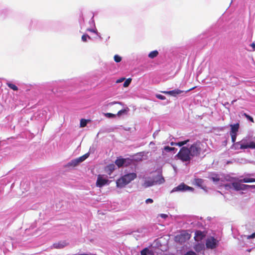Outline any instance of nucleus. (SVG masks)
Returning a JSON list of instances; mask_svg holds the SVG:
<instances>
[{"mask_svg": "<svg viewBox=\"0 0 255 255\" xmlns=\"http://www.w3.org/2000/svg\"><path fill=\"white\" fill-rule=\"evenodd\" d=\"M252 45H253V47L255 46V44H254V43L252 44Z\"/></svg>", "mask_w": 255, "mask_h": 255, "instance_id": "nucleus-49", "label": "nucleus"}, {"mask_svg": "<svg viewBox=\"0 0 255 255\" xmlns=\"http://www.w3.org/2000/svg\"><path fill=\"white\" fill-rule=\"evenodd\" d=\"M179 159L182 161H190L193 157L190 155L189 149L186 147H182L177 155Z\"/></svg>", "mask_w": 255, "mask_h": 255, "instance_id": "nucleus-3", "label": "nucleus"}, {"mask_svg": "<svg viewBox=\"0 0 255 255\" xmlns=\"http://www.w3.org/2000/svg\"><path fill=\"white\" fill-rule=\"evenodd\" d=\"M114 60L116 62L119 63L122 60V57L119 56V55H115L114 56Z\"/></svg>", "mask_w": 255, "mask_h": 255, "instance_id": "nucleus-32", "label": "nucleus"}, {"mask_svg": "<svg viewBox=\"0 0 255 255\" xmlns=\"http://www.w3.org/2000/svg\"><path fill=\"white\" fill-rule=\"evenodd\" d=\"M219 241L213 237H210L206 240V246L207 249H214L218 245Z\"/></svg>", "mask_w": 255, "mask_h": 255, "instance_id": "nucleus-8", "label": "nucleus"}, {"mask_svg": "<svg viewBox=\"0 0 255 255\" xmlns=\"http://www.w3.org/2000/svg\"><path fill=\"white\" fill-rule=\"evenodd\" d=\"M129 111V109L127 107L126 108L124 109H122L120 111H119L117 113V116H121V115L123 114H127L128 112Z\"/></svg>", "mask_w": 255, "mask_h": 255, "instance_id": "nucleus-23", "label": "nucleus"}, {"mask_svg": "<svg viewBox=\"0 0 255 255\" xmlns=\"http://www.w3.org/2000/svg\"><path fill=\"white\" fill-rule=\"evenodd\" d=\"M154 184H161L165 181L164 178L161 175L158 174L153 177Z\"/></svg>", "mask_w": 255, "mask_h": 255, "instance_id": "nucleus-15", "label": "nucleus"}, {"mask_svg": "<svg viewBox=\"0 0 255 255\" xmlns=\"http://www.w3.org/2000/svg\"><path fill=\"white\" fill-rule=\"evenodd\" d=\"M204 180H203L202 179L197 178V179H195L194 180V184L196 185H197L198 187H200L201 188L205 190L206 186H204Z\"/></svg>", "mask_w": 255, "mask_h": 255, "instance_id": "nucleus-16", "label": "nucleus"}, {"mask_svg": "<svg viewBox=\"0 0 255 255\" xmlns=\"http://www.w3.org/2000/svg\"><path fill=\"white\" fill-rule=\"evenodd\" d=\"M88 38L91 39V37L87 34H83L82 36V40L83 42H86Z\"/></svg>", "mask_w": 255, "mask_h": 255, "instance_id": "nucleus-34", "label": "nucleus"}, {"mask_svg": "<svg viewBox=\"0 0 255 255\" xmlns=\"http://www.w3.org/2000/svg\"><path fill=\"white\" fill-rule=\"evenodd\" d=\"M241 183L242 182H240V181L238 182H233L231 184L226 185V186H229L230 188H233L237 191L246 190L249 188H254L253 186H254V185H249L246 184H242Z\"/></svg>", "mask_w": 255, "mask_h": 255, "instance_id": "nucleus-4", "label": "nucleus"}, {"mask_svg": "<svg viewBox=\"0 0 255 255\" xmlns=\"http://www.w3.org/2000/svg\"><path fill=\"white\" fill-rule=\"evenodd\" d=\"M255 238V233L252 234L251 235H249L247 236L248 239H254Z\"/></svg>", "mask_w": 255, "mask_h": 255, "instance_id": "nucleus-40", "label": "nucleus"}, {"mask_svg": "<svg viewBox=\"0 0 255 255\" xmlns=\"http://www.w3.org/2000/svg\"><path fill=\"white\" fill-rule=\"evenodd\" d=\"M193 190V188L185 185L184 183H181L177 187L174 188L171 191V193L175 192H184L186 191H192Z\"/></svg>", "mask_w": 255, "mask_h": 255, "instance_id": "nucleus-10", "label": "nucleus"}, {"mask_svg": "<svg viewBox=\"0 0 255 255\" xmlns=\"http://www.w3.org/2000/svg\"><path fill=\"white\" fill-rule=\"evenodd\" d=\"M160 217H161L162 218L165 219L167 217V215L165 214H161L160 215Z\"/></svg>", "mask_w": 255, "mask_h": 255, "instance_id": "nucleus-44", "label": "nucleus"}, {"mask_svg": "<svg viewBox=\"0 0 255 255\" xmlns=\"http://www.w3.org/2000/svg\"><path fill=\"white\" fill-rule=\"evenodd\" d=\"M158 51L154 50V51L150 52L148 54V57L151 59H153V58L156 57L158 55Z\"/></svg>", "mask_w": 255, "mask_h": 255, "instance_id": "nucleus-25", "label": "nucleus"}, {"mask_svg": "<svg viewBox=\"0 0 255 255\" xmlns=\"http://www.w3.org/2000/svg\"><path fill=\"white\" fill-rule=\"evenodd\" d=\"M205 236V234L201 231H197L195 233L194 239L195 241L199 242L202 240Z\"/></svg>", "mask_w": 255, "mask_h": 255, "instance_id": "nucleus-14", "label": "nucleus"}, {"mask_svg": "<svg viewBox=\"0 0 255 255\" xmlns=\"http://www.w3.org/2000/svg\"><path fill=\"white\" fill-rule=\"evenodd\" d=\"M89 153H86L84 155L79 157L78 158L74 159L71 161L68 162L66 165L67 167H75L78 165L80 163L84 161L89 156Z\"/></svg>", "mask_w": 255, "mask_h": 255, "instance_id": "nucleus-7", "label": "nucleus"}, {"mask_svg": "<svg viewBox=\"0 0 255 255\" xmlns=\"http://www.w3.org/2000/svg\"><path fill=\"white\" fill-rule=\"evenodd\" d=\"M6 85H7V86L9 88L12 89L14 91H17L18 90L17 87L16 86H15V85L13 84H11L10 83L7 82L6 83Z\"/></svg>", "mask_w": 255, "mask_h": 255, "instance_id": "nucleus-28", "label": "nucleus"}, {"mask_svg": "<svg viewBox=\"0 0 255 255\" xmlns=\"http://www.w3.org/2000/svg\"><path fill=\"white\" fill-rule=\"evenodd\" d=\"M137 232H133V233H132V234H133V236H134V237H136V236H137V235H136V234H137Z\"/></svg>", "mask_w": 255, "mask_h": 255, "instance_id": "nucleus-46", "label": "nucleus"}, {"mask_svg": "<svg viewBox=\"0 0 255 255\" xmlns=\"http://www.w3.org/2000/svg\"><path fill=\"white\" fill-rule=\"evenodd\" d=\"M163 149L166 152H171L174 151L175 148L174 147H171L168 146H166L164 147Z\"/></svg>", "mask_w": 255, "mask_h": 255, "instance_id": "nucleus-29", "label": "nucleus"}, {"mask_svg": "<svg viewBox=\"0 0 255 255\" xmlns=\"http://www.w3.org/2000/svg\"><path fill=\"white\" fill-rule=\"evenodd\" d=\"M85 255V254H78V255Z\"/></svg>", "mask_w": 255, "mask_h": 255, "instance_id": "nucleus-48", "label": "nucleus"}, {"mask_svg": "<svg viewBox=\"0 0 255 255\" xmlns=\"http://www.w3.org/2000/svg\"><path fill=\"white\" fill-rule=\"evenodd\" d=\"M119 104L120 105H122V103L121 102H111L109 104V105H113L114 104Z\"/></svg>", "mask_w": 255, "mask_h": 255, "instance_id": "nucleus-42", "label": "nucleus"}, {"mask_svg": "<svg viewBox=\"0 0 255 255\" xmlns=\"http://www.w3.org/2000/svg\"><path fill=\"white\" fill-rule=\"evenodd\" d=\"M176 143L177 142H171L170 144H171V145H176Z\"/></svg>", "mask_w": 255, "mask_h": 255, "instance_id": "nucleus-47", "label": "nucleus"}, {"mask_svg": "<svg viewBox=\"0 0 255 255\" xmlns=\"http://www.w3.org/2000/svg\"><path fill=\"white\" fill-rule=\"evenodd\" d=\"M131 81V79L130 78H128V79H127L124 83V87H127L129 86V85L130 84V82Z\"/></svg>", "mask_w": 255, "mask_h": 255, "instance_id": "nucleus-33", "label": "nucleus"}, {"mask_svg": "<svg viewBox=\"0 0 255 255\" xmlns=\"http://www.w3.org/2000/svg\"><path fill=\"white\" fill-rule=\"evenodd\" d=\"M115 165L113 164H111L109 165L106 167V170L107 171H109V174H111V173L115 170Z\"/></svg>", "mask_w": 255, "mask_h": 255, "instance_id": "nucleus-22", "label": "nucleus"}, {"mask_svg": "<svg viewBox=\"0 0 255 255\" xmlns=\"http://www.w3.org/2000/svg\"><path fill=\"white\" fill-rule=\"evenodd\" d=\"M254 188H255V185H254V186H253Z\"/></svg>", "mask_w": 255, "mask_h": 255, "instance_id": "nucleus-50", "label": "nucleus"}, {"mask_svg": "<svg viewBox=\"0 0 255 255\" xmlns=\"http://www.w3.org/2000/svg\"><path fill=\"white\" fill-rule=\"evenodd\" d=\"M156 97L157 98L160 100H164L166 99V97L160 94H157L156 95Z\"/></svg>", "mask_w": 255, "mask_h": 255, "instance_id": "nucleus-37", "label": "nucleus"}, {"mask_svg": "<svg viewBox=\"0 0 255 255\" xmlns=\"http://www.w3.org/2000/svg\"><path fill=\"white\" fill-rule=\"evenodd\" d=\"M145 203L146 204L152 203H153V200L152 199L148 198L145 200Z\"/></svg>", "mask_w": 255, "mask_h": 255, "instance_id": "nucleus-41", "label": "nucleus"}, {"mask_svg": "<svg viewBox=\"0 0 255 255\" xmlns=\"http://www.w3.org/2000/svg\"><path fill=\"white\" fill-rule=\"evenodd\" d=\"M231 136L232 141L234 143L236 140L237 134L230 133Z\"/></svg>", "mask_w": 255, "mask_h": 255, "instance_id": "nucleus-36", "label": "nucleus"}, {"mask_svg": "<svg viewBox=\"0 0 255 255\" xmlns=\"http://www.w3.org/2000/svg\"><path fill=\"white\" fill-rule=\"evenodd\" d=\"M244 115L249 120H250L252 122H254V119L252 117L250 116L249 115H247V114H245Z\"/></svg>", "mask_w": 255, "mask_h": 255, "instance_id": "nucleus-39", "label": "nucleus"}, {"mask_svg": "<svg viewBox=\"0 0 255 255\" xmlns=\"http://www.w3.org/2000/svg\"><path fill=\"white\" fill-rule=\"evenodd\" d=\"M141 255H154L152 249L145 248L141 252Z\"/></svg>", "mask_w": 255, "mask_h": 255, "instance_id": "nucleus-19", "label": "nucleus"}, {"mask_svg": "<svg viewBox=\"0 0 255 255\" xmlns=\"http://www.w3.org/2000/svg\"><path fill=\"white\" fill-rule=\"evenodd\" d=\"M189 140L188 139V140H184V141H180V142H177L176 143V145H177V146H182L185 144H186Z\"/></svg>", "mask_w": 255, "mask_h": 255, "instance_id": "nucleus-31", "label": "nucleus"}, {"mask_svg": "<svg viewBox=\"0 0 255 255\" xmlns=\"http://www.w3.org/2000/svg\"><path fill=\"white\" fill-rule=\"evenodd\" d=\"M194 88H192L189 90H187L185 92V93H187L188 92L194 89ZM163 93H164L165 94H168L174 97L176 96L177 95L180 94L182 93H184V91L180 90L179 89H176L172 91H163L162 92Z\"/></svg>", "mask_w": 255, "mask_h": 255, "instance_id": "nucleus-12", "label": "nucleus"}, {"mask_svg": "<svg viewBox=\"0 0 255 255\" xmlns=\"http://www.w3.org/2000/svg\"><path fill=\"white\" fill-rule=\"evenodd\" d=\"M190 238V235L189 234L186 232H182L175 237V240L176 242L183 243L188 240Z\"/></svg>", "mask_w": 255, "mask_h": 255, "instance_id": "nucleus-9", "label": "nucleus"}, {"mask_svg": "<svg viewBox=\"0 0 255 255\" xmlns=\"http://www.w3.org/2000/svg\"><path fill=\"white\" fill-rule=\"evenodd\" d=\"M136 177V174L134 172H125V174L116 181L117 187L120 188H123L134 180Z\"/></svg>", "mask_w": 255, "mask_h": 255, "instance_id": "nucleus-1", "label": "nucleus"}, {"mask_svg": "<svg viewBox=\"0 0 255 255\" xmlns=\"http://www.w3.org/2000/svg\"><path fill=\"white\" fill-rule=\"evenodd\" d=\"M131 160L129 158H118L115 161V164L119 167L128 166L131 163Z\"/></svg>", "mask_w": 255, "mask_h": 255, "instance_id": "nucleus-11", "label": "nucleus"}, {"mask_svg": "<svg viewBox=\"0 0 255 255\" xmlns=\"http://www.w3.org/2000/svg\"><path fill=\"white\" fill-rule=\"evenodd\" d=\"M155 185L154 182L153 177H147L145 178L144 182L143 184V186L145 188L149 187Z\"/></svg>", "mask_w": 255, "mask_h": 255, "instance_id": "nucleus-13", "label": "nucleus"}, {"mask_svg": "<svg viewBox=\"0 0 255 255\" xmlns=\"http://www.w3.org/2000/svg\"><path fill=\"white\" fill-rule=\"evenodd\" d=\"M211 178L212 179L213 181L216 184H218V182H219L220 180V177L218 175H216L214 176H212Z\"/></svg>", "mask_w": 255, "mask_h": 255, "instance_id": "nucleus-27", "label": "nucleus"}, {"mask_svg": "<svg viewBox=\"0 0 255 255\" xmlns=\"http://www.w3.org/2000/svg\"><path fill=\"white\" fill-rule=\"evenodd\" d=\"M240 182L242 183L254 182H255V178L245 177L243 179H240Z\"/></svg>", "mask_w": 255, "mask_h": 255, "instance_id": "nucleus-21", "label": "nucleus"}, {"mask_svg": "<svg viewBox=\"0 0 255 255\" xmlns=\"http://www.w3.org/2000/svg\"><path fill=\"white\" fill-rule=\"evenodd\" d=\"M110 182L111 181L108 179L107 175L100 174L97 177L96 186L98 187L101 188L105 185L110 184Z\"/></svg>", "mask_w": 255, "mask_h": 255, "instance_id": "nucleus-5", "label": "nucleus"}, {"mask_svg": "<svg viewBox=\"0 0 255 255\" xmlns=\"http://www.w3.org/2000/svg\"><path fill=\"white\" fill-rule=\"evenodd\" d=\"M189 149L190 155L192 157L197 156L200 154L201 150V143L199 141L196 142L191 145Z\"/></svg>", "mask_w": 255, "mask_h": 255, "instance_id": "nucleus-6", "label": "nucleus"}, {"mask_svg": "<svg viewBox=\"0 0 255 255\" xmlns=\"http://www.w3.org/2000/svg\"><path fill=\"white\" fill-rule=\"evenodd\" d=\"M105 116L108 118H114L116 117V115L109 113L105 114Z\"/></svg>", "mask_w": 255, "mask_h": 255, "instance_id": "nucleus-35", "label": "nucleus"}, {"mask_svg": "<svg viewBox=\"0 0 255 255\" xmlns=\"http://www.w3.org/2000/svg\"><path fill=\"white\" fill-rule=\"evenodd\" d=\"M239 124L237 123L234 125H230L231 131L230 133L237 134L239 129Z\"/></svg>", "mask_w": 255, "mask_h": 255, "instance_id": "nucleus-17", "label": "nucleus"}, {"mask_svg": "<svg viewBox=\"0 0 255 255\" xmlns=\"http://www.w3.org/2000/svg\"><path fill=\"white\" fill-rule=\"evenodd\" d=\"M125 78H120V79H119L117 80L116 83H121L123 81H124L125 80Z\"/></svg>", "mask_w": 255, "mask_h": 255, "instance_id": "nucleus-43", "label": "nucleus"}, {"mask_svg": "<svg viewBox=\"0 0 255 255\" xmlns=\"http://www.w3.org/2000/svg\"><path fill=\"white\" fill-rule=\"evenodd\" d=\"M88 123V121L85 119H82L80 121V127H85Z\"/></svg>", "mask_w": 255, "mask_h": 255, "instance_id": "nucleus-30", "label": "nucleus"}, {"mask_svg": "<svg viewBox=\"0 0 255 255\" xmlns=\"http://www.w3.org/2000/svg\"><path fill=\"white\" fill-rule=\"evenodd\" d=\"M235 146L237 149H255V142L250 141L247 138H244L241 141L236 142Z\"/></svg>", "mask_w": 255, "mask_h": 255, "instance_id": "nucleus-2", "label": "nucleus"}, {"mask_svg": "<svg viewBox=\"0 0 255 255\" xmlns=\"http://www.w3.org/2000/svg\"><path fill=\"white\" fill-rule=\"evenodd\" d=\"M204 245L203 244H200L198 243L195 245L194 247V249L197 252V253H199L201 252L202 251L204 250Z\"/></svg>", "mask_w": 255, "mask_h": 255, "instance_id": "nucleus-20", "label": "nucleus"}, {"mask_svg": "<svg viewBox=\"0 0 255 255\" xmlns=\"http://www.w3.org/2000/svg\"><path fill=\"white\" fill-rule=\"evenodd\" d=\"M68 244L66 241H61L58 243H55L53 245V246L56 249H62L65 247H66Z\"/></svg>", "mask_w": 255, "mask_h": 255, "instance_id": "nucleus-18", "label": "nucleus"}, {"mask_svg": "<svg viewBox=\"0 0 255 255\" xmlns=\"http://www.w3.org/2000/svg\"><path fill=\"white\" fill-rule=\"evenodd\" d=\"M143 153L141 152L138 153L134 155V159L136 161H141L143 160Z\"/></svg>", "mask_w": 255, "mask_h": 255, "instance_id": "nucleus-24", "label": "nucleus"}, {"mask_svg": "<svg viewBox=\"0 0 255 255\" xmlns=\"http://www.w3.org/2000/svg\"><path fill=\"white\" fill-rule=\"evenodd\" d=\"M87 31L95 33L98 37L102 39L100 34L98 32L95 27L94 28H88Z\"/></svg>", "mask_w": 255, "mask_h": 255, "instance_id": "nucleus-26", "label": "nucleus"}, {"mask_svg": "<svg viewBox=\"0 0 255 255\" xmlns=\"http://www.w3.org/2000/svg\"><path fill=\"white\" fill-rule=\"evenodd\" d=\"M184 255H197L196 253L192 251H190L185 253Z\"/></svg>", "mask_w": 255, "mask_h": 255, "instance_id": "nucleus-38", "label": "nucleus"}, {"mask_svg": "<svg viewBox=\"0 0 255 255\" xmlns=\"http://www.w3.org/2000/svg\"><path fill=\"white\" fill-rule=\"evenodd\" d=\"M89 23L91 24H92L93 25V26L95 27V22H94V20L93 19V18H92L91 19V20H90L89 21Z\"/></svg>", "mask_w": 255, "mask_h": 255, "instance_id": "nucleus-45", "label": "nucleus"}]
</instances>
